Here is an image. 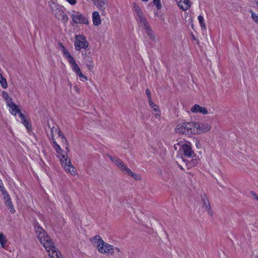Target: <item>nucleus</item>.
<instances>
[{
    "instance_id": "f257e3e1",
    "label": "nucleus",
    "mask_w": 258,
    "mask_h": 258,
    "mask_svg": "<svg viewBox=\"0 0 258 258\" xmlns=\"http://www.w3.org/2000/svg\"><path fill=\"white\" fill-rule=\"evenodd\" d=\"M34 228L40 243L49 253L50 258H61L60 253L57 250L50 237L44 229L38 224H36Z\"/></svg>"
},
{
    "instance_id": "f03ea898",
    "label": "nucleus",
    "mask_w": 258,
    "mask_h": 258,
    "mask_svg": "<svg viewBox=\"0 0 258 258\" xmlns=\"http://www.w3.org/2000/svg\"><path fill=\"white\" fill-rule=\"evenodd\" d=\"M53 148L55 150L57 157L59 158L62 167L65 171L72 175H76V170L71 163V160H68L67 154H64L63 151L60 146L57 144L54 139V136H51Z\"/></svg>"
},
{
    "instance_id": "7ed1b4c3",
    "label": "nucleus",
    "mask_w": 258,
    "mask_h": 258,
    "mask_svg": "<svg viewBox=\"0 0 258 258\" xmlns=\"http://www.w3.org/2000/svg\"><path fill=\"white\" fill-rule=\"evenodd\" d=\"M135 11L137 20L144 27L145 32L149 37L150 39L155 41L156 39V36L154 31L151 29L145 17L143 16L142 10L139 7H137L135 8Z\"/></svg>"
},
{
    "instance_id": "20e7f679",
    "label": "nucleus",
    "mask_w": 258,
    "mask_h": 258,
    "mask_svg": "<svg viewBox=\"0 0 258 258\" xmlns=\"http://www.w3.org/2000/svg\"><path fill=\"white\" fill-rule=\"evenodd\" d=\"M90 240L93 241H95L97 243L96 247L99 252L103 254L112 255L114 253V247L113 245L104 242L101 236L96 235L92 237Z\"/></svg>"
},
{
    "instance_id": "39448f33",
    "label": "nucleus",
    "mask_w": 258,
    "mask_h": 258,
    "mask_svg": "<svg viewBox=\"0 0 258 258\" xmlns=\"http://www.w3.org/2000/svg\"><path fill=\"white\" fill-rule=\"evenodd\" d=\"M194 125V121L180 123L176 125L175 131L179 134L191 136L197 133V129H195Z\"/></svg>"
},
{
    "instance_id": "423d86ee",
    "label": "nucleus",
    "mask_w": 258,
    "mask_h": 258,
    "mask_svg": "<svg viewBox=\"0 0 258 258\" xmlns=\"http://www.w3.org/2000/svg\"><path fill=\"white\" fill-rule=\"evenodd\" d=\"M74 46L77 51L81 49H86L89 46V42L84 35H76Z\"/></svg>"
},
{
    "instance_id": "0eeeda50",
    "label": "nucleus",
    "mask_w": 258,
    "mask_h": 258,
    "mask_svg": "<svg viewBox=\"0 0 258 258\" xmlns=\"http://www.w3.org/2000/svg\"><path fill=\"white\" fill-rule=\"evenodd\" d=\"M73 21L76 24H89V21L87 18L83 14L79 12L73 11L71 14Z\"/></svg>"
},
{
    "instance_id": "6e6552de",
    "label": "nucleus",
    "mask_w": 258,
    "mask_h": 258,
    "mask_svg": "<svg viewBox=\"0 0 258 258\" xmlns=\"http://www.w3.org/2000/svg\"><path fill=\"white\" fill-rule=\"evenodd\" d=\"M181 150L183 152L184 156L190 158L195 156V154L191 149V147L189 143H183L181 142Z\"/></svg>"
},
{
    "instance_id": "1a4fd4ad",
    "label": "nucleus",
    "mask_w": 258,
    "mask_h": 258,
    "mask_svg": "<svg viewBox=\"0 0 258 258\" xmlns=\"http://www.w3.org/2000/svg\"><path fill=\"white\" fill-rule=\"evenodd\" d=\"M110 160H111L123 172L130 171V169L128 168L127 166L123 163L121 160L117 157H113L111 156L108 155Z\"/></svg>"
},
{
    "instance_id": "9d476101",
    "label": "nucleus",
    "mask_w": 258,
    "mask_h": 258,
    "mask_svg": "<svg viewBox=\"0 0 258 258\" xmlns=\"http://www.w3.org/2000/svg\"><path fill=\"white\" fill-rule=\"evenodd\" d=\"M195 129H197V133H205L209 131L211 128V126L208 124L203 122H195Z\"/></svg>"
},
{
    "instance_id": "9b49d317",
    "label": "nucleus",
    "mask_w": 258,
    "mask_h": 258,
    "mask_svg": "<svg viewBox=\"0 0 258 258\" xmlns=\"http://www.w3.org/2000/svg\"><path fill=\"white\" fill-rule=\"evenodd\" d=\"M84 62L86 64L89 70L91 71L94 68V61L93 58L87 53H82Z\"/></svg>"
},
{
    "instance_id": "f8f14e48",
    "label": "nucleus",
    "mask_w": 258,
    "mask_h": 258,
    "mask_svg": "<svg viewBox=\"0 0 258 258\" xmlns=\"http://www.w3.org/2000/svg\"><path fill=\"white\" fill-rule=\"evenodd\" d=\"M54 14L58 20H61L64 23L68 22L69 18L62 10L57 9Z\"/></svg>"
},
{
    "instance_id": "ddd939ff",
    "label": "nucleus",
    "mask_w": 258,
    "mask_h": 258,
    "mask_svg": "<svg viewBox=\"0 0 258 258\" xmlns=\"http://www.w3.org/2000/svg\"><path fill=\"white\" fill-rule=\"evenodd\" d=\"M191 111L194 113H200L203 114H207L208 111L206 108L200 106L198 104L194 105L190 109Z\"/></svg>"
},
{
    "instance_id": "4468645a",
    "label": "nucleus",
    "mask_w": 258,
    "mask_h": 258,
    "mask_svg": "<svg viewBox=\"0 0 258 258\" xmlns=\"http://www.w3.org/2000/svg\"><path fill=\"white\" fill-rule=\"evenodd\" d=\"M202 201L203 203V208L205 209V210L207 211L209 215L212 216L213 215V212L208 200L205 196H204L202 198Z\"/></svg>"
},
{
    "instance_id": "2eb2a0df",
    "label": "nucleus",
    "mask_w": 258,
    "mask_h": 258,
    "mask_svg": "<svg viewBox=\"0 0 258 258\" xmlns=\"http://www.w3.org/2000/svg\"><path fill=\"white\" fill-rule=\"evenodd\" d=\"M4 196V199L6 201V203L9 209L10 210L11 212L12 213H14L15 212V210L14 208V206L12 203L11 198L9 195L8 192H6L5 194H3Z\"/></svg>"
},
{
    "instance_id": "dca6fc26",
    "label": "nucleus",
    "mask_w": 258,
    "mask_h": 258,
    "mask_svg": "<svg viewBox=\"0 0 258 258\" xmlns=\"http://www.w3.org/2000/svg\"><path fill=\"white\" fill-rule=\"evenodd\" d=\"M92 21L95 26L99 25L101 23V19L98 12L94 11L92 14Z\"/></svg>"
},
{
    "instance_id": "f3484780",
    "label": "nucleus",
    "mask_w": 258,
    "mask_h": 258,
    "mask_svg": "<svg viewBox=\"0 0 258 258\" xmlns=\"http://www.w3.org/2000/svg\"><path fill=\"white\" fill-rule=\"evenodd\" d=\"M94 4L100 10H104L107 6L105 0H96L94 1Z\"/></svg>"
},
{
    "instance_id": "a211bd4d",
    "label": "nucleus",
    "mask_w": 258,
    "mask_h": 258,
    "mask_svg": "<svg viewBox=\"0 0 258 258\" xmlns=\"http://www.w3.org/2000/svg\"><path fill=\"white\" fill-rule=\"evenodd\" d=\"M191 6L190 0L182 1V3L179 5V7L183 11L187 10Z\"/></svg>"
},
{
    "instance_id": "6ab92c4d",
    "label": "nucleus",
    "mask_w": 258,
    "mask_h": 258,
    "mask_svg": "<svg viewBox=\"0 0 258 258\" xmlns=\"http://www.w3.org/2000/svg\"><path fill=\"white\" fill-rule=\"evenodd\" d=\"M2 97L6 101L8 106L12 104V103H13L12 101V99L9 97V94L7 92L4 91L2 92Z\"/></svg>"
},
{
    "instance_id": "aec40b11",
    "label": "nucleus",
    "mask_w": 258,
    "mask_h": 258,
    "mask_svg": "<svg viewBox=\"0 0 258 258\" xmlns=\"http://www.w3.org/2000/svg\"><path fill=\"white\" fill-rule=\"evenodd\" d=\"M55 132L58 135L59 137H61V139H63L64 140V142L66 143V145H67L66 149L67 150L69 151V147H68L69 145H68V141H67V139L64 137L63 134L61 132L60 128L55 129Z\"/></svg>"
},
{
    "instance_id": "412c9836",
    "label": "nucleus",
    "mask_w": 258,
    "mask_h": 258,
    "mask_svg": "<svg viewBox=\"0 0 258 258\" xmlns=\"http://www.w3.org/2000/svg\"><path fill=\"white\" fill-rule=\"evenodd\" d=\"M7 240L6 236L2 233H0V244L1 246L5 248L7 247Z\"/></svg>"
},
{
    "instance_id": "4be33fe9",
    "label": "nucleus",
    "mask_w": 258,
    "mask_h": 258,
    "mask_svg": "<svg viewBox=\"0 0 258 258\" xmlns=\"http://www.w3.org/2000/svg\"><path fill=\"white\" fill-rule=\"evenodd\" d=\"M8 106L11 108L12 113L14 115H16L17 113L20 112V110L18 108L17 106L14 103H12Z\"/></svg>"
},
{
    "instance_id": "5701e85b",
    "label": "nucleus",
    "mask_w": 258,
    "mask_h": 258,
    "mask_svg": "<svg viewBox=\"0 0 258 258\" xmlns=\"http://www.w3.org/2000/svg\"><path fill=\"white\" fill-rule=\"evenodd\" d=\"M0 84L2 85V87L4 89L7 88L8 87L7 80L4 77H3L1 73H0Z\"/></svg>"
},
{
    "instance_id": "b1692460",
    "label": "nucleus",
    "mask_w": 258,
    "mask_h": 258,
    "mask_svg": "<svg viewBox=\"0 0 258 258\" xmlns=\"http://www.w3.org/2000/svg\"><path fill=\"white\" fill-rule=\"evenodd\" d=\"M58 45L59 46V47L61 49V50L63 52V55L66 56V55L70 54L69 52L68 51V50L66 48V47L64 46V45L62 44V43L59 42L58 43Z\"/></svg>"
},
{
    "instance_id": "393cba45",
    "label": "nucleus",
    "mask_w": 258,
    "mask_h": 258,
    "mask_svg": "<svg viewBox=\"0 0 258 258\" xmlns=\"http://www.w3.org/2000/svg\"><path fill=\"white\" fill-rule=\"evenodd\" d=\"M149 103L150 107L152 108L155 111L159 112L160 109L159 106L153 103L152 100L149 101Z\"/></svg>"
},
{
    "instance_id": "a878e982",
    "label": "nucleus",
    "mask_w": 258,
    "mask_h": 258,
    "mask_svg": "<svg viewBox=\"0 0 258 258\" xmlns=\"http://www.w3.org/2000/svg\"><path fill=\"white\" fill-rule=\"evenodd\" d=\"M198 20L199 21V23L200 24L201 27L205 29L206 28V24L204 21L203 17L201 15H200L198 16Z\"/></svg>"
},
{
    "instance_id": "bb28decb",
    "label": "nucleus",
    "mask_w": 258,
    "mask_h": 258,
    "mask_svg": "<svg viewBox=\"0 0 258 258\" xmlns=\"http://www.w3.org/2000/svg\"><path fill=\"white\" fill-rule=\"evenodd\" d=\"M124 173L131 175L132 177H133L136 180H139L141 178L140 175L137 174L134 172H133L131 169L130 171H129L128 172L127 171H125Z\"/></svg>"
},
{
    "instance_id": "cd10ccee",
    "label": "nucleus",
    "mask_w": 258,
    "mask_h": 258,
    "mask_svg": "<svg viewBox=\"0 0 258 258\" xmlns=\"http://www.w3.org/2000/svg\"><path fill=\"white\" fill-rule=\"evenodd\" d=\"M66 57L67 58L68 61L71 64V66L74 63H76L74 58L72 57L70 53L66 55Z\"/></svg>"
},
{
    "instance_id": "c85d7f7f",
    "label": "nucleus",
    "mask_w": 258,
    "mask_h": 258,
    "mask_svg": "<svg viewBox=\"0 0 258 258\" xmlns=\"http://www.w3.org/2000/svg\"><path fill=\"white\" fill-rule=\"evenodd\" d=\"M71 67L73 71L75 72L76 74L81 71L80 68L78 67L76 62L74 63V64H72Z\"/></svg>"
},
{
    "instance_id": "c756f323",
    "label": "nucleus",
    "mask_w": 258,
    "mask_h": 258,
    "mask_svg": "<svg viewBox=\"0 0 258 258\" xmlns=\"http://www.w3.org/2000/svg\"><path fill=\"white\" fill-rule=\"evenodd\" d=\"M251 18L253 21L258 24V16L256 15L252 11H250Z\"/></svg>"
},
{
    "instance_id": "7c9ffc66",
    "label": "nucleus",
    "mask_w": 258,
    "mask_h": 258,
    "mask_svg": "<svg viewBox=\"0 0 258 258\" xmlns=\"http://www.w3.org/2000/svg\"><path fill=\"white\" fill-rule=\"evenodd\" d=\"M0 191H2L3 195L6 194L7 191L5 190V187L3 185V182L2 180L0 179Z\"/></svg>"
},
{
    "instance_id": "2f4dec72",
    "label": "nucleus",
    "mask_w": 258,
    "mask_h": 258,
    "mask_svg": "<svg viewBox=\"0 0 258 258\" xmlns=\"http://www.w3.org/2000/svg\"><path fill=\"white\" fill-rule=\"evenodd\" d=\"M153 3L156 6L157 9L160 10L161 8L160 0H153Z\"/></svg>"
},
{
    "instance_id": "473e14b6",
    "label": "nucleus",
    "mask_w": 258,
    "mask_h": 258,
    "mask_svg": "<svg viewBox=\"0 0 258 258\" xmlns=\"http://www.w3.org/2000/svg\"><path fill=\"white\" fill-rule=\"evenodd\" d=\"M23 124L26 126L27 130L31 127V125L30 124L29 122L26 119L22 121Z\"/></svg>"
},
{
    "instance_id": "72a5a7b5",
    "label": "nucleus",
    "mask_w": 258,
    "mask_h": 258,
    "mask_svg": "<svg viewBox=\"0 0 258 258\" xmlns=\"http://www.w3.org/2000/svg\"><path fill=\"white\" fill-rule=\"evenodd\" d=\"M145 92H146V95L148 96L149 101L152 100V98H151V93H150V90L148 89H147L146 90Z\"/></svg>"
},
{
    "instance_id": "f704fd0d",
    "label": "nucleus",
    "mask_w": 258,
    "mask_h": 258,
    "mask_svg": "<svg viewBox=\"0 0 258 258\" xmlns=\"http://www.w3.org/2000/svg\"><path fill=\"white\" fill-rule=\"evenodd\" d=\"M77 74L80 77V78H82L83 79H84L85 80H88V78L87 77L83 75L82 73H81V71H80L79 72H78V73H77Z\"/></svg>"
},
{
    "instance_id": "c9c22d12",
    "label": "nucleus",
    "mask_w": 258,
    "mask_h": 258,
    "mask_svg": "<svg viewBox=\"0 0 258 258\" xmlns=\"http://www.w3.org/2000/svg\"><path fill=\"white\" fill-rule=\"evenodd\" d=\"M181 142H179L178 143H177L176 144L174 145V148H175V150H177V149H178V147L177 146H179V149L181 150V145L182 144Z\"/></svg>"
},
{
    "instance_id": "e433bc0d",
    "label": "nucleus",
    "mask_w": 258,
    "mask_h": 258,
    "mask_svg": "<svg viewBox=\"0 0 258 258\" xmlns=\"http://www.w3.org/2000/svg\"><path fill=\"white\" fill-rule=\"evenodd\" d=\"M19 114V116L20 118L22 119V121L26 119L25 115L22 114L21 111L18 113Z\"/></svg>"
},
{
    "instance_id": "4c0bfd02",
    "label": "nucleus",
    "mask_w": 258,
    "mask_h": 258,
    "mask_svg": "<svg viewBox=\"0 0 258 258\" xmlns=\"http://www.w3.org/2000/svg\"><path fill=\"white\" fill-rule=\"evenodd\" d=\"M250 194L252 196H253L254 198L258 202V196L253 191H250Z\"/></svg>"
},
{
    "instance_id": "58836bf2",
    "label": "nucleus",
    "mask_w": 258,
    "mask_h": 258,
    "mask_svg": "<svg viewBox=\"0 0 258 258\" xmlns=\"http://www.w3.org/2000/svg\"><path fill=\"white\" fill-rule=\"evenodd\" d=\"M57 128H55L54 127H53L51 129V136H54V133H56L55 132V129H56Z\"/></svg>"
},
{
    "instance_id": "ea45409f",
    "label": "nucleus",
    "mask_w": 258,
    "mask_h": 258,
    "mask_svg": "<svg viewBox=\"0 0 258 258\" xmlns=\"http://www.w3.org/2000/svg\"><path fill=\"white\" fill-rule=\"evenodd\" d=\"M71 5H75L76 3V0H67Z\"/></svg>"
},
{
    "instance_id": "a19ab883",
    "label": "nucleus",
    "mask_w": 258,
    "mask_h": 258,
    "mask_svg": "<svg viewBox=\"0 0 258 258\" xmlns=\"http://www.w3.org/2000/svg\"><path fill=\"white\" fill-rule=\"evenodd\" d=\"M160 110L155 114V116L156 118H159L160 117Z\"/></svg>"
},
{
    "instance_id": "79ce46f5",
    "label": "nucleus",
    "mask_w": 258,
    "mask_h": 258,
    "mask_svg": "<svg viewBox=\"0 0 258 258\" xmlns=\"http://www.w3.org/2000/svg\"><path fill=\"white\" fill-rule=\"evenodd\" d=\"M176 2L177 3L178 6H179V5H181V4L182 3V0H175Z\"/></svg>"
},
{
    "instance_id": "37998d69",
    "label": "nucleus",
    "mask_w": 258,
    "mask_h": 258,
    "mask_svg": "<svg viewBox=\"0 0 258 258\" xmlns=\"http://www.w3.org/2000/svg\"><path fill=\"white\" fill-rule=\"evenodd\" d=\"M196 146H197V147L199 148V146H200V141H196Z\"/></svg>"
},
{
    "instance_id": "c03bdc74",
    "label": "nucleus",
    "mask_w": 258,
    "mask_h": 258,
    "mask_svg": "<svg viewBox=\"0 0 258 258\" xmlns=\"http://www.w3.org/2000/svg\"><path fill=\"white\" fill-rule=\"evenodd\" d=\"M191 161L193 163V164H197V161L196 159H195L194 160H192Z\"/></svg>"
},
{
    "instance_id": "a18cd8bd",
    "label": "nucleus",
    "mask_w": 258,
    "mask_h": 258,
    "mask_svg": "<svg viewBox=\"0 0 258 258\" xmlns=\"http://www.w3.org/2000/svg\"><path fill=\"white\" fill-rule=\"evenodd\" d=\"M254 4L256 5L257 9H258V1L254 2Z\"/></svg>"
},
{
    "instance_id": "49530a36",
    "label": "nucleus",
    "mask_w": 258,
    "mask_h": 258,
    "mask_svg": "<svg viewBox=\"0 0 258 258\" xmlns=\"http://www.w3.org/2000/svg\"><path fill=\"white\" fill-rule=\"evenodd\" d=\"M115 250H116L117 251H119V248H117V247H115Z\"/></svg>"
},
{
    "instance_id": "de8ad7c7",
    "label": "nucleus",
    "mask_w": 258,
    "mask_h": 258,
    "mask_svg": "<svg viewBox=\"0 0 258 258\" xmlns=\"http://www.w3.org/2000/svg\"><path fill=\"white\" fill-rule=\"evenodd\" d=\"M62 142L64 144H66V143L64 142V140L62 139Z\"/></svg>"
},
{
    "instance_id": "09e8293b",
    "label": "nucleus",
    "mask_w": 258,
    "mask_h": 258,
    "mask_svg": "<svg viewBox=\"0 0 258 258\" xmlns=\"http://www.w3.org/2000/svg\"><path fill=\"white\" fill-rule=\"evenodd\" d=\"M189 165H188V166H190V165H191V164L190 163H188Z\"/></svg>"
}]
</instances>
